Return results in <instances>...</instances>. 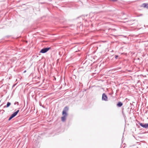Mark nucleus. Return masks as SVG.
<instances>
[{
	"mask_svg": "<svg viewBox=\"0 0 148 148\" xmlns=\"http://www.w3.org/2000/svg\"><path fill=\"white\" fill-rule=\"evenodd\" d=\"M51 49L50 47H47L43 48L42 49L40 53H45L47 51Z\"/></svg>",
	"mask_w": 148,
	"mask_h": 148,
	"instance_id": "obj_1",
	"label": "nucleus"
},
{
	"mask_svg": "<svg viewBox=\"0 0 148 148\" xmlns=\"http://www.w3.org/2000/svg\"><path fill=\"white\" fill-rule=\"evenodd\" d=\"M69 108L67 107H65L63 110L62 112V114L64 115V114H67L66 113V112L68 110Z\"/></svg>",
	"mask_w": 148,
	"mask_h": 148,
	"instance_id": "obj_2",
	"label": "nucleus"
},
{
	"mask_svg": "<svg viewBox=\"0 0 148 148\" xmlns=\"http://www.w3.org/2000/svg\"><path fill=\"white\" fill-rule=\"evenodd\" d=\"M102 100L105 101H108V97L107 95L104 93H103L102 95Z\"/></svg>",
	"mask_w": 148,
	"mask_h": 148,
	"instance_id": "obj_3",
	"label": "nucleus"
},
{
	"mask_svg": "<svg viewBox=\"0 0 148 148\" xmlns=\"http://www.w3.org/2000/svg\"><path fill=\"white\" fill-rule=\"evenodd\" d=\"M140 125L142 127L145 128H147L148 127V123L144 124L142 123H140Z\"/></svg>",
	"mask_w": 148,
	"mask_h": 148,
	"instance_id": "obj_4",
	"label": "nucleus"
},
{
	"mask_svg": "<svg viewBox=\"0 0 148 148\" xmlns=\"http://www.w3.org/2000/svg\"><path fill=\"white\" fill-rule=\"evenodd\" d=\"M63 115V116H62L61 118L62 121L63 122H64L66 120V118L67 116V114H64V115Z\"/></svg>",
	"mask_w": 148,
	"mask_h": 148,
	"instance_id": "obj_5",
	"label": "nucleus"
},
{
	"mask_svg": "<svg viewBox=\"0 0 148 148\" xmlns=\"http://www.w3.org/2000/svg\"><path fill=\"white\" fill-rule=\"evenodd\" d=\"M19 112V110H18L16 112H14L13 114H12V116H13V117H14L17 115Z\"/></svg>",
	"mask_w": 148,
	"mask_h": 148,
	"instance_id": "obj_6",
	"label": "nucleus"
},
{
	"mask_svg": "<svg viewBox=\"0 0 148 148\" xmlns=\"http://www.w3.org/2000/svg\"><path fill=\"white\" fill-rule=\"evenodd\" d=\"M143 6L144 8L148 9V4L144 3L143 4Z\"/></svg>",
	"mask_w": 148,
	"mask_h": 148,
	"instance_id": "obj_7",
	"label": "nucleus"
},
{
	"mask_svg": "<svg viewBox=\"0 0 148 148\" xmlns=\"http://www.w3.org/2000/svg\"><path fill=\"white\" fill-rule=\"evenodd\" d=\"M122 105V103L121 102H119L117 104V106L119 107H121Z\"/></svg>",
	"mask_w": 148,
	"mask_h": 148,
	"instance_id": "obj_8",
	"label": "nucleus"
},
{
	"mask_svg": "<svg viewBox=\"0 0 148 148\" xmlns=\"http://www.w3.org/2000/svg\"><path fill=\"white\" fill-rule=\"evenodd\" d=\"M11 105V103L9 102H8L7 103V105L6 106H5V107H8Z\"/></svg>",
	"mask_w": 148,
	"mask_h": 148,
	"instance_id": "obj_9",
	"label": "nucleus"
},
{
	"mask_svg": "<svg viewBox=\"0 0 148 148\" xmlns=\"http://www.w3.org/2000/svg\"><path fill=\"white\" fill-rule=\"evenodd\" d=\"M13 117H13V116H12L11 115L10 116V118L9 119H8L9 120H10Z\"/></svg>",
	"mask_w": 148,
	"mask_h": 148,
	"instance_id": "obj_10",
	"label": "nucleus"
},
{
	"mask_svg": "<svg viewBox=\"0 0 148 148\" xmlns=\"http://www.w3.org/2000/svg\"><path fill=\"white\" fill-rule=\"evenodd\" d=\"M17 104V105H18V102H16L15 103H14V104L15 105H16V104Z\"/></svg>",
	"mask_w": 148,
	"mask_h": 148,
	"instance_id": "obj_11",
	"label": "nucleus"
},
{
	"mask_svg": "<svg viewBox=\"0 0 148 148\" xmlns=\"http://www.w3.org/2000/svg\"><path fill=\"white\" fill-rule=\"evenodd\" d=\"M118 57V56H116L115 57V58H116V59Z\"/></svg>",
	"mask_w": 148,
	"mask_h": 148,
	"instance_id": "obj_12",
	"label": "nucleus"
},
{
	"mask_svg": "<svg viewBox=\"0 0 148 148\" xmlns=\"http://www.w3.org/2000/svg\"><path fill=\"white\" fill-rule=\"evenodd\" d=\"M26 71H24V72H26Z\"/></svg>",
	"mask_w": 148,
	"mask_h": 148,
	"instance_id": "obj_13",
	"label": "nucleus"
}]
</instances>
